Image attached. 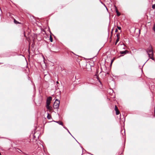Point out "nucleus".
Listing matches in <instances>:
<instances>
[{
    "mask_svg": "<svg viewBox=\"0 0 155 155\" xmlns=\"http://www.w3.org/2000/svg\"><path fill=\"white\" fill-rule=\"evenodd\" d=\"M117 28H118V29L119 30H121V28L120 27H119V26H117Z\"/></svg>",
    "mask_w": 155,
    "mask_h": 155,
    "instance_id": "obj_16",
    "label": "nucleus"
},
{
    "mask_svg": "<svg viewBox=\"0 0 155 155\" xmlns=\"http://www.w3.org/2000/svg\"><path fill=\"white\" fill-rule=\"evenodd\" d=\"M57 122L60 125H63V123L61 121H58Z\"/></svg>",
    "mask_w": 155,
    "mask_h": 155,
    "instance_id": "obj_12",
    "label": "nucleus"
},
{
    "mask_svg": "<svg viewBox=\"0 0 155 155\" xmlns=\"http://www.w3.org/2000/svg\"><path fill=\"white\" fill-rule=\"evenodd\" d=\"M13 18V19H14V23L15 24H21L20 23L17 21L14 18Z\"/></svg>",
    "mask_w": 155,
    "mask_h": 155,
    "instance_id": "obj_8",
    "label": "nucleus"
},
{
    "mask_svg": "<svg viewBox=\"0 0 155 155\" xmlns=\"http://www.w3.org/2000/svg\"><path fill=\"white\" fill-rule=\"evenodd\" d=\"M57 84H58L59 83V82H58V81H57Z\"/></svg>",
    "mask_w": 155,
    "mask_h": 155,
    "instance_id": "obj_19",
    "label": "nucleus"
},
{
    "mask_svg": "<svg viewBox=\"0 0 155 155\" xmlns=\"http://www.w3.org/2000/svg\"><path fill=\"white\" fill-rule=\"evenodd\" d=\"M146 52L147 53L149 57L152 60H154V54L152 46L150 45L149 47L146 50Z\"/></svg>",
    "mask_w": 155,
    "mask_h": 155,
    "instance_id": "obj_1",
    "label": "nucleus"
},
{
    "mask_svg": "<svg viewBox=\"0 0 155 155\" xmlns=\"http://www.w3.org/2000/svg\"><path fill=\"white\" fill-rule=\"evenodd\" d=\"M152 8L153 9H154L155 8V4H154L152 5Z\"/></svg>",
    "mask_w": 155,
    "mask_h": 155,
    "instance_id": "obj_15",
    "label": "nucleus"
},
{
    "mask_svg": "<svg viewBox=\"0 0 155 155\" xmlns=\"http://www.w3.org/2000/svg\"><path fill=\"white\" fill-rule=\"evenodd\" d=\"M118 31V30L117 29H116L115 31V32H117Z\"/></svg>",
    "mask_w": 155,
    "mask_h": 155,
    "instance_id": "obj_17",
    "label": "nucleus"
},
{
    "mask_svg": "<svg viewBox=\"0 0 155 155\" xmlns=\"http://www.w3.org/2000/svg\"><path fill=\"white\" fill-rule=\"evenodd\" d=\"M60 104V101L58 99H56L55 101L54 102L53 107L54 108L58 109V108Z\"/></svg>",
    "mask_w": 155,
    "mask_h": 155,
    "instance_id": "obj_2",
    "label": "nucleus"
},
{
    "mask_svg": "<svg viewBox=\"0 0 155 155\" xmlns=\"http://www.w3.org/2000/svg\"><path fill=\"white\" fill-rule=\"evenodd\" d=\"M119 39H120V38H117L116 40L115 43V45H116L117 44V43L119 41Z\"/></svg>",
    "mask_w": 155,
    "mask_h": 155,
    "instance_id": "obj_10",
    "label": "nucleus"
},
{
    "mask_svg": "<svg viewBox=\"0 0 155 155\" xmlns=\"http://www.w3.org/2000/svg\"><path fill=\"white\" fill-rule=\"evenodd\" d=\"M129 51L127 50H126L124 51H120V53L121 54H125L127 53H128Z\"/></svg>",
    "mask_w": 155,
    "mask_h": 155,
    "instance_id": "obj_6",
    "label": "nucleus"
},
{
    "mask_svg": "<svg viewBox=\"0 0 155 155\" xmlns=\"http://www.w3.org/2000/svg\"><path fill=\"white\" fill-rule=\"evenodd\" d=\"M97 79L99 80V77H97Z\"/></svg>",
    "mask_w": 155,
    "mask_h": 155,
    "instance_id": "obj_20",
    "label": "nucleus"
},
{
    "mask_svg": "<svg viewBox=\"0 0 155 155\" xmlns=\"http://www.w3.org/2000/svg\"><path fill=\"white\" fill-rule=\"evenodd\" d=\"M0 155H1V153L0 152Z\"/></svg>",
    "mask_w": 155,
    "mask_h": 155,
    "instance_id": "obj_22",
    "label": "nucleus"
},
{
    "mask_svg": "<svg viewBox=\"0 0 155 155\" xmlns=\"http://www.w3.org/2000/svg\"><path fill=\"white\" fill-rule=\"evenodd\" d=\"M154 116L155 117V109H154Z\"/></svg>",
    "mask_w": 155,
    "mask_h": 155,
    "instance_id": "obj_18",
    "label": "nucleus"
},
{
    "mask_svg": "<svg viewBox=\"0 0 155 155\" xmlns=\"http://www.w3.org/2000/svg\"><path fill=\"white\" fill-rule=\"evenodd\" d=\"M120 34L119 33H118L117 35V38H120Z\"/></svg>",
    "mask_w": 155,
    "mask_h": 155,
    "instance_id": "obj_13",
    "label": "nucleus"
},
{
    "mask_svg": "<svg viewBox=\"0 0 155 155\" xmlns=\"http://www.w3.org/2000/svg\"><path fill=\"white\" fill-rule=\"evenodd\" d=\"M115 11H116V12L117 13V16H119L120 15V13L118 12L117 8L115 6Z\"/></svg>",
    "mask_w": 155,
    "mask_h": 155,
    "instance_id": "obj_5",
    "label": "nucleus"
},
{
    "mask_svg": "<svg viewBox=\"0 0 155 155\" xmlns=\"http://www.w3.org/2000/svg\"><path fill=\"white\" fill-rule=\"evenodd\" d=\"M113 60H112V62H111V63H112V62H113Z\"/></svg>",
    "mask_w": 155,
    "mask_h": 155,
    "instance_id": "obj_21",
    "label": "nucleus"
},
{
    "mask_svg": "<svg viewBox=\"0 0 155 155\" xmlns=\"http://www.w3.org/2000/svg\"><path fill=\"white\" fill-rule=\"evenodd\" d=\"M112 33V31H111V34Z\"/></svg>",
    "mask_w": 155,
    "mask_h": 155,
    "instance_id": "obj_24",
    "label": "nucleus"
},
{
    "mask_svg": "<svg viewBox=\"0 0 155 155\" xmlns=\"http://www.w3.org/2000/svg\"><path fill=\"white\" fill-rule=\"evenodd\" d=\"M51 117V115L49 114H48V116H47V118L49 119H50Z\"/></svg>",
    "mask_w": 155,
    "mask_h": 155,
    "instance_id": "obj_11",
    "label": "nucleus"
},
{
    "mask_svg": "<svg viewBox=\"0 0 155 155\" xmlns=\"http://www.w3.org/2000/svg\"><path fill=\"white\" fill-rule=\"evenodd\" d=\"M75 78H76V76H75Z\"/></svg>",
    "mask_w": 155,
    "mask_h": 155,
    "instance_id": "obj_23",
    "label": "nucleus"
},
{
    "mask_svg": "<svg viewBox=\"0 0 155 155\" xmlns=\"http://www.w3.org/2000/svg\"><path fill=\"white\" fill-rule=\"evenodd\" d=\"M50 40L51 42H52L53 41V38L51 35H50Z\"/></svg>",
    "mask_w": 155,
    "mask_h": 155,
    "instance_id": "obj_9",
    "label": "nucleus"
},
{
    "mask_svg": "<svg viewBox=\"0 0 155 155\" xmlns=\"http://www.w3.org/2000/svg\"><path fill=\"white\" fill-rule=\"evenodd\" d=\"M115 110L116 111V115H118L120 114V111L116 105L115 106Z\"/></svg>",
    "mask_w": 155,
    "mask_h": 155,
    "instance_id": "obj_4",
    "label": "nucleus"
},
{
    "mask_svg": "<svg viewBox=\"0 0 155 155\" xmlns=\"http://www.w3.org/2000/svg\"><path fill=\"white\" fill-rule=\"evenodd\" d=\"M153 30L155 31V24L154 25L153 27Z\"/></svg>",
    "mask_w": 155,
    "mask_h": 155,
    "instance_id": "obj_14",
    "label": "nucleus"
},
{
    "mask_svg": "<svg viewBox=\"0 0 155 155\" xmlns=\"http://www.w3.org/2000/svg\"><path fill=\"white\" fill-rule=\"evenodd\" d=\"M46 107L47 109L49 110V111H51L52 109V107L50 106V105H48V104H46Z\"/></svg>",
    "mask_w": 155,
    "mask_h": 155,
    "instance_id": "obj_7",
    "label": "nucleus"
},
{
    "mask_svg": "<svg viewBox=\"0 0 155 155\" xmlns=\"http://www.w3.org/2000/svg\"><path fill=\"white\" fill-rule=\"evenodd\" d=\"M52 100V97H48L47 101H46V104H48V105H50L51 101Z\"/></svg>",
    "mask_w": 155,
    "mask_h": 155,
    "instance_id": "obj_3",
    "label": "nucleus"
}]
</instances>
